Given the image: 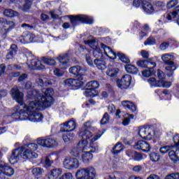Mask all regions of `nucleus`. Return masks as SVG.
Masks as SVG:
<instances>
[{"label": "nucleus", "mask_w": 179, "mask_h": 179, "mask_svg": "<svg viewBox=\"0 0 179 179\" xmlns=\"http://www.w3.org/2000/svg\"><path fill=\"white\" fill-rule=\"evenodd\" d=\"M27 91V98L31 101L28 105H21L14 108L15 113L12 114L11 118L21 121H31V122H41L43 121V115L38 113V110H43L45 107H50L52 104V95L54 90L51 88L43 89L37 91L31 88V83L25 84Z\"/></svg>", "instance_id": "1"}, {"label": "nucleus", "mask_w": 179, "mask_h": 179, "mask_svg": "<svg viewBox=\"0 0 179 179\" xmlns=\"http://www.w3.org/2000/svg\"><path fill=\"white\" fill-rule=\"evenodd\" d=\"M104 131H99L97 134L93 136L89 129H85L82 130L79 136L82 140L78 143L80 149H83L81 152V160L85 164H88L93 159V154L99 152V145L96 144V141H99Z\"/></svg>", "instance_id": "2"}, {"label": "nucleus", "mask_w": 179, "mask_h": 179, "mask_svg": "<svg viewBox=\"0 0 179 179\" xmlns=\"http://www.w3.org/2000/svg\"><path fill=\"white\" fill-rule=\"evenodd\" d=\"M38 148V147L36 143H31L17 148L12 151L8 158L9 162L10 164H15L20 159H28L29 160L30 159H36L38 156L35 152Z\"/></svg>", "instance_id": "3"}, {"label": "nucleus", "mask_w": 179, "mask_h": 179, "mask_svg": "<svg viewBox=\"0 0 179 179\" xmlns=\"http://www.w3.org/2000/svg\"><path fill=\"white\" fill-rule=\"evenodd\" d=\"M85 45H89L91 48H93V55L94 58H96L94 60L95 65H96L98 69L101 71H104L106 69V65L103 64L102 61L103 58V52H101V46H99L97 41L96 39H89L84 41Z\"/></svg>", "instance_id": "4"}, {"label": "nucleus", "mask_w": 179, "mask_h": 179, "mask_svg": "<svg viewBox=\"0 0 179 179\" xmlns=\"http://www.w3.org/2000/svg\"><path fill=\"white\" fill-rule=\"evenodd\" d=\"M173 59H174V57L170 53H166L162 56V60L163 61V62H164L166 65H168L165 68V69L166 73L169 78H171V76H173L174 71L177 69V67L176 66V64H174Z\"/></svg>", "instance_id": "5"}, {"label": "nucleus", "mask_w": 179, "mask_h": 179, "mask_svg": "<svg viewBox=\"0 0 179 179\" xmlns=\"http://www.w3.org/2000/svg\"><path fill=\"white\" fill-rule=\"evenodd\" d=\"M96 177V170L93 167L81 169L76 173L77 179H93Z\"/></svg>", "instance_id": "6"}, {"label": "nucleus", "mask_w": 179, "mask_h": 179, "mask_svg": "<svg viewBox=\"0 0 179 179\" xmlns=\"http://www.w3.org/2000/svg\"><path fill=\"white\" fill-rule=\"evenodd\" d=\"M138 135L145 141H152L155 138V129L150 126H142L138 128Z\"/></svg>", "instance_id": "7"}, {"label": "nucleus", "mask_w": 179, "mask_h": 179, "mask_svg": "<svg viewBox=\"0 0 179 179\" xmlns=\"http://www.w3.org/2000/svg\"><path fill=\"white\" fill-rule=\"evenodd\" d=\"M63 166L66 170H78L80 166V162L76 158L66 157L63 161Z\"/></svg>", "instance_id": "8"}, {"label": "nucleus", "mask_w": 179, "mask_h": 179, "mask_svg": "<svg viewBox=\"0 0 179 179\" xmlns=\"http://www.w3.org/2000/svg\"><path fill=\"white\" fill-rule=\"evenodd\" d=\"M15 174V170L9 166L8 164L0 161V178L4 179L5 177H12Z\"/></svg>", "instance_id": "9"}, {"label": "nucleus", "mask_w": 179, "mask_h": 179, "mask_svg": "<svg viewBox=\"0 0 179 179\" xmlns=\"http://www.w3.org/2000/svg\"><path fill=\"white\" fill-rule=\"evenodd\" d=\"M100 84L97 81H91L86 85L87 90L84 94L86 97H95L97 96L96 89H99Z\"/></svg>", "instance_id": "10"}, {"label": "nucleus", "mask_w": 179, "mask_h": 179, "mask_svg": "<svg viewBox=\"0 0 179 179\" xmlns=\"http://www.w3.org/2000/svg\"><path fill=\"white\" fill-rule=\"evenodd\" d=\"M132 83V76L129 74H126L116 81V85L119 89H128Z\"/></svg>", "instance_id": "11"}, {"label": "nucleus", "mask_w": 179, "mask_h": 179, "mask_svg": "<svg viewBox=\"0 0 179 179\" xmlns=\"http://www.w3.org/2000/svg\"><path fill=\"white\" fill-rule=\"evenodd\" d=\"M28 69L33 71L36 69L37 71H44L45 66L41 64V62L38 59L34 57L33 59H29L27 62Z\"/></svg>", "instance_id": "12"}, {"label": "nucleus", "mask_w": 179, "mask_h": 179, "mask_svg": "<svg viewBox=\"0 0 179 179\" xmlns=\"http://www.w3.org/2000/svg\"><path fill=\"white\" fill-rule=\"evenodd\" d=\"M70 22L73 26L78 22H82L83 23H86L87 24H92L93 23V18L92 17H89L87 15H76V16H70Z\"/></svg>", "instance_id": "13"}, {"label": "nucleus", "mask_w": 179, "mask_h": 179, "mask_svg": "<svg viewBox=\"0 0 179 179\" xmlns=\"http://www.w3.org/2000/svg\"><path fill=\"white\" fill-rule=\"evenodd\" d=\"M37 143L40 146H43V148H48L51 149L52 148H57L58 146V141L55 138H38Z\"/></svg>", "instance_id": "14"}, {"label": "nucleus", "mask_w": 179, "mask_h": 179, "mask_svg": "<svg viewBox=\"0 0 179 179\" xmlns=\"http://www.w3.org/2000/svg\"><path fill=\"white\" fill-rule=\"evenodd\" d=\"M86 82V78L83 76H78V78L73 79L69 78L64 80V84L66 86H74L75 87H80L83 86V83Z\"/></svg>", "instance_id": "15"}, {"label": "nucleus", "mask_w": 179, "mask_h": 179, "mask_svg": "<svg viewBox=\"0 0 179 179\" xmlns=\"http://www.w3.org/2000/svg\"><path fill=\"white\" fill-rule=\"evenodd\" d=\"M57 59L59 62V66L62 69H66L71 66V63L69 61V54H61L57 57Z\"/></svg>", "instance_id": "16"}, {"label": "nucleus", "mask_w": 179, "mask_h": 179, "mask_svg": "<svg viewBox=\"0 0 179 179\" xmlns=\"http://www.w3.org/2000/svg\"><path fill=\"white\" fill-rule=\"evenodd\" d=\"M69 73H71L72 75H76L77 78L79 76H83V78H85V73H86V71L87 69L86 67H82L79 65L72 66L69 69Z\"/></svg>", "instance_id": "17"}, {"label": "nucleus", "mask_w": 179, "mask_h": 179, "mask_svg": "<svg viewBox=\"0 0 179 179\" xmlns=\"http://www.w3.org/2000/svg\"><path fill=\"white\" fill-rule=\"evenodd\" d=\"M10 94L18 104L23 103V92L19 91V89H17V87H15L11 90Z\"/></svg>", "instance_id": "18"}, {"label": "nucleus", "mask_w": 179, "mask_h": 179, "mask_svg": "<svg viewBox=\"0 0 179 179\" xmlns=\"http://www.w3.org/2000/svg\"><path fill=\"white\" fill-rule=\"evenodd\" d=\"M76 128V123L75 121L70 120L66 123L61 124L60 131L61 132H71Z\"/></svg>", "instance_id": "19"}, {"label": "nucleus", "mask_w": 179, "mask_h": 179, "mask_svg": "<svg viewBox=\"0 0 179 179\" xmlns=\"http://www.w3.org/2000/svg\"><path fill=\"white\" fill-rule=\"evenodd\" d=\"M134 148L138 150H143V152H150V144L149 143L142 140L138 141L135 145Z\"/></svg>", "instance_id": "20"}, {"label": "nucleus", "mask_w": 179, "mask_h": 179, "mask_svg": "<svg viewBox=\"0 0 179 179\" xmlns=\"http://www.w3.org/2000/svg\"><path fill=\"white\" fill-rule=\"evenodd\" d=\"M0 26L6 31H10V30L14 29L15 24L13 21H8L3 18H0Z\"/></svg>", "instance_id": "21"}, {"label": "nucleus", "mask_w": 179, "mask_h": 179, "mask_svg": "<svg viewBox=\"0 0 179 179\" xmlns=\"http://www.w3.org/2000/svg\"><path fill=\"white\" fill-rule=\"evenodd\" d=\"M101 52H104V55L106 57H108V54H110V55H113V58L111 57H108V58H110V59H115L117 58V53H115V52L113 51V50L111 48H110V47L104 45L103 43H101Z\"/></svg>", "instance_id": "22"}, {"label": "nucleus", "mask_w": 179, "mask_h": 179, "mask_svg": "<svg viewBox=\"0 0 179 179\" xmlns=\"http://www.w3.org/2000/svg\"><path fill=\"white\" fill-rule=\"evenodd\" d=\"M80 54H85V60L90 66H93V59L90 57V52L89 50L85 48L83 46H80L79 48Z\"/></svg>", "instance_id": "23"}, {"label": "nucleus", "mask_w": 179, "mask_h": 179, "mask_svg": "<svg viewBox=\"0 0 179 179\" xmlns=\"http://www.w3.org/2000/svg\"><path fill=\"white\" fill-rule=\"evenodd\" d=\"M36 83L39 85V86H48V85H52L51 80H48V78L44 76H38L36 79Z\"/></svg>", "instance_id": "24"}, {"label": "nucleus", "mask_w": 179, "mask_h": 179, "mask_svg": "<svg viewBox=\"0 0 179 179\" xmlns=\"http://www.w3.org/2000/svg\"><path fill=\"white\" fill-rule=\"evenodd\" d=\"M178 13H179V6H177L173 12L167 13L165 15V18L166 19V20L171 22V20H173V19L176 18L177 16H178Z\"/></svg>", "instance_id": "25"}, {"label": "nucleus", "mask_w": 179, "mask_h": 179, "mask_svg": "<svg viewBox=\"0 0 179 179\" xmlns=\"http://www.w3.org/2000/svg\"><path fill=\"white\" fill-rule=\"evenodd\" d=\"M62 174V169H54L48 173V177L50 179H57Z\"/></svg>", "instance_id": "26"}, {"label": "nucleus", "mask_w": 179, "mask_h": 179, "mask_svg": "<svg viewBox=\"0 0 179 179\" xmlns=\"http://www.w3.org/2000/svg\"><path fill=\"white\" fill-rule=\"evenodd\" d=\"M143 10H144L145 13H147L148 15H152V13L155 12V8L152 3L145 1L143 4Z\"/></svg>", "instance_id": "27"}, {"label": "nucleus", "mask_w": 179, "mask_h": 179, "mask_svg": "<svg viewBox=\"0 0 179 179\" xmlns=\"http://www.w3.org/2000/svg\"><path fill=\"white\" fill-rule=\"evenodd\" d=\"M136 65L141 68H147V66H152V68L156 67V63L149 62L148 60H140L136 62Z\"/></svg>", "instance_id": "28"}, {"label": "nucleus", "mask_w": 179, "mask_h": 179, "mask_svg": "<svg viewBox=\"0 0 179 179\" xmlns=\"http://www.w3.org/2000/svg\"><path fill=\"white\" fill-rule=\"evenodd\" d=\"M122 107H124V108H129V110H131L132 113H135V111H136V106L129 101H122Z\"/></svg>", "instance_id": "29"}, {"label": "nucleus", "mask_w": 179, "mask_h": 179, "mask_svg": "<svg viewBox=\"0 0 179 179\" xmlns=\"http://www.w3.org/2000/svg\"><path fill=\"white\" fill-rule=\"evenodd\" d=\"M17 52V46L15 44L11 45L9 53L6 55L7 59H13Z\"/></svg>", "instance_id": "30"}, {"label": "nucleus", "mask_w": 179, "mask_h": 179, "mask_svg": "<svg viewBox=\"0 0 179 179\" xmlns=\"http://www.w3.org/2000/svg\"><path fill=\"white\" fill-rule=\"evenodd\" d=\"M23 41H21L22 44H27L29 40V43H37V37L33 34H29L25 38H23Z\"/></svg>", "instance_id": "31"}, {"label": "nucleus", "mask_w": 179, "mask_h": 179, "mask_svg": "<svg viewBox=\"0 0 179 179\" xmlns=\"http://www.w3.org/2000/svg\"><path fill=\"white\" fill-rule=\"evenodd\" d=\"M118 72H120V69L117 67H110L106 71V75L110 76V78H114L118 75Z\"/></svg>", "instance_id": "32"}, {"label": "nucleus", "mask_w": 179, "mask_h": 179, "mask_svg": "<svg viewBox=\"0 0 179 179\" xmlns=\"http://www.w3.org/2000/svg\"><path fill=\"white\" fill-rule=\"evenodd\" d=\"M3 15L6 16V17H16V16H19V13L12 9H6L3 11Z\"/></svg>", "instance_id": "33"}, {"label": "nucleus", "mask_w": 179, "mask_h": 179, "mask_svg": "<svg viewBox=\"0 0 179 179\" xmlns=\"http://www.w3.org/2000/svg\"><path fill=\"white\" fill-rule=\"evenodd\" d=\"M126 71L127 73H132L133 75H135L138 73V68H136L135 66L131 64H127L124 66Z\"/></svg>", "instance_id": "34"}, {"label": "nucleus", "mask_w": 179, "mask_h": 179, "mask_svg": "<svg viewBox=\"0 0 179 179\" xmlns=\"http://www.w3.org/2000/svg\"><path fill=\"white\" fill-rule=\"evenodd\" d=\"M123 117L122 125L127 127V125H129L130 120H134V115L127 113L123 115Z\"/></svg>", "instance_id": "35"}, {"label": "nucleus", "mask_w": 179, "mask_h": 179, "mask_svg": "<svg viewBox=\"0 0 179 179\" xmlns=\"http://www.w3.org/2000/svg\"><path fill=\"white\" fill-rule=\"evenodd\" d=\"M124 150V145L121 144V143H117L112 149V153L113 155H118L120 152Z\"/></svg>", "instance_id": "36"}, {"label": "nucleus", "mask_w": 179, "mask_h": 179, "mask_svg": "<svg viewBox=\"0 0 179 179\" xmlns=\"http://www.w3.org/2000/svg\"><path fill=\"white\" fill-rule=\"evenodd\" d=\"M83 152V149H80V147H79V144H78L77 147L73 148L70 153L72 156H74L75 157H79L80 153Z\"/></svg>", "instance_id": "37"}, {"label": "nucleus", "mask_w": 179, "mask_h": 179, "mask_svg": "<svg viewBox=\"0 0 179 179\" xmlns=\"http://www.w3.org/2000/svg\"><path fill=\"white\" fill-rule=\"evenodd\" d=\"M155 67L153 66H150L149 69L145 70L142 71V75L145 78H149V76H152L155 73V70L153 69Z\"/></svg>", "instance_id": "38"}, {"label": "nucleus", "mask_w": 179, "mask_h": 179, "mask_svg": "<svg viewBox=\"0 0 179 179\" xmlns=\"http://www.w3.org/2000/svg\"><path fill=\"white\" fill-rule=\"evenodd\" d=\"M148 82L149 85L153 87H160L161 83L159 80L157 81L155 78H148Z\"/></svg>", "instance_id": "39"}, {"label": "nucleus", "mask_w": 179, "mask_h": 179, "mask_svg": "<svg viewBox=\"0 0 179 179\" xmlns=\"http://www.w3.org/2000/svg\"><path fill=\"white\" fill-rule=\"evenodd\" d=\"M42 62L45 64L46 65H50L51 66H54L57 65V62L54 59L48 58V57H43L42 59Z\"/></svg>", "instance_id": "40"}, {"label": "nucleus", "mask_w": 179, "mask_h": 179, "mask_svg": "<svg viewBox=\"0 0 179 179\" xmlns=\"http://www.w3.org/2000/svg\"><path fill=\"white\" fill-rule=\"evenodd\" d=\"M116 57H118L120 61H122V62H124V64H129V62H130L129 58L125 56V55H124L123 53L118 52L116 54Z\"/></svg>", "instance_id": "41"}, {"label": "nucleus", "mask_w": 179, "mask_h": 179, "mask_svg": "<svg viewBox=\"0 0 179 179\" xmlns=\"http://www.w3.org/2000/svg\"><path fill=\"white\" fill-rule=\"evenodd\" d=\"M75 134L73 133L66 132L63 134V141L64 142H71L72 138H74Z\"/></svg>", "instance_id": "42"}, {"label": "nucleus", "mask_w": 179, "mask_h": 179, "mask_svg": "<svg viewBox=\"0 0 179 179\" xmlns=\"http://www.w3.org/2000/svg\"><path fill=\"white\" fill-rule=\"evenodd\" d=\"M169 156L170 157V159L173 161V162H177V159H179L178 156L177 155V151H174V150H171L169 152Z\"/></svg>", "instance_id": "43"}, {"label": "nucleus", "mask_w": 179, "mask_h": 179, "mask_svg": "<svg viewBox=\"0 0 179 179\" xmlns=\"http://www.w3.org/2000/svg\"><path fill=\"white\" fill-rule=\"evenodd\" d=\"M31 1H27L21 9L23 10V12H29L31 8Z\"/></svg>", "instance_id": "44"}, {"label": "nucleus", "mask_w": 179, "mask_h": 179, "mask_svg": "<svg viewBox=\"0 0 179 179\" xmlns=\"http://www.w3.org/2000/svg\"><path fill=\"white\" fill-rule=\"evenodd\" d=\"M171 148H173V145H164L159 148V152L162 155H164L169 152V150H171Z\"/></svg>", "instance_id": "45"}, {"label": "nucleus", "mask_w": 179, "mask_h": 179, "mask_svg": "<svg viewBox=\"0 0 179 179\" xmlns=\"http://www.w3.org/2000/svg\"><path fill=\"white\" fill-rule=\"evenodd\" d=\"M150 159L152 162H159L160 160V155L156 152H152L150 155Z\"/></svg>", "instance_id": "46"}, {"label": "nucleus", "mask_w": 179, "mask_h": 179, "mask_svg": "<svg viewBox=\"0 0 179 179\" xmlns=\"http://www.w3.org/2000/svg\"><path fill=\"white\" fill-rule=\"evenodd\" d=\"M178 3V0H171L166 4L167 9H172L174 6H176Z\"/></svg>", "instance_id": "47"}, {"label": "nucleus", "mask_w": 179, "mask_h": 179, "mask_svg": "<svg viewBox=\"0 0 179 179\" xmlns=\"http://www.w3.org/2000/svg\"><path fill=\"white\" fill-rule=\"evenodd\" d=\"M43 173H44V170L41 168H34L32 169V173L34 174V176H41Z\"/></svg>", "instance_id": "48"}, {"label": "nucleus", "mask_w": 179, "mask_h": 179, "mask_svg": "<svg viewBox=\"0 0 179 179\" xmlns=\"http://www.w3.org/2000/svg\"><path fill=\"white\" fill-rule=\"evenodd\" d=\"M146 1L145 0H134L133 1V6L134 8H139L142 5V8L143 7V3H145Z\"/></svg>", "instance_id": "49"}, {"label": "nucleus", "mask_w": 179, "mask_h": 179, "mask_svg": "<svg viewBox=\"0 0 179 179\" xmlns=\"http://www.w3.org/2000/svg\"><path fill=\"white\" fill-rule=\"evenodd\" d=\"M157 75L159 82H162V80L166 79V76L162 70H157Z\"/></svg>", "instance_id": "50"}, {"label": "nucleus", "mask_w": 179, "mask_h": 179, "mask_svg": "<svg viewBox=\"0 0 179 179\" xmlns=\"http://www.w3.org/2000/svg\"><path fill=\"white\" fill-rule=\"evenodd\" d=\"M165 179H179V173L176 172L170 173L165 177Z\"/></svg>", "instance_id": "51"}, {"label": "nucleus", "mask_w": 179, "mask_h": 179, "mask_svg": "<svg viewBox=\"0 0 179 179\" xmlns=\"http://www.w3.org/2000/svg\"><path fill=\"white\" fill-rule=\"evenodd\" d=\"M110 121V117L107 113H105L102 120H101V125H104Z\"/></svg>", "instance_id": "52"}, {"label": "nucleus", "mask_w": 179, "mask_h": 179, "mask_svg": "<svg viewBox=\"0 0 179 179\" xmlns=\"http://www.w3.org/2000/svg\"><path fill=\"white\" fill-rule=\"evenodd\" d=\"M144 44H145V45H154V44H156V40L152 37H150L144 43Z\"/></svg>", "instance_id": "53"}, {"label": "nucleus", "mask_w": 179, "mask_h": 179, "mask_svg": "<svg viewBox=\"0 0 179 179\" xmlns=\"http://www.w3.org/2000/svg\"><path fill=\"white\" fill-rule=\"evenodd\" d=\"M133 159L135 162H141L143 159V155L141 153L136 152Z\"/></svg>", "instance_id": "54"}, {"label": "nucleus", "mask_w": 179, "mask_h": 179, "mask_svg": "<svg viewBox=\"0 0 179 179\" xmlns=\"http://www.w3.org/2000/svg\"><path fill=\"white\" fill-rule=\"evenodd\" d=\"M73 175L71 173H66L63 174L59 179H73Z\"/></svg>", "instance_id": "55"}, {"label": "nucleus", "mask_w": 179, "mask_h": 179, "mask_svg": "<svg viewBox=\"0 0 179 179\" xmlns=\"http://www.w3.org/2000/svg\"><path fill=\"white\" fill-rule=\"evenodd\" d=\"M160 83H161L160 87L169 88L170 87V86H171V82H167L164 80L161 81Z\"/></svg>", "instance_id": "56"}, {"label": "nucleus", "mask_w": 179, "mask_h": 179, "mask_svg": "<svg viewBox=\"0 0 179 179\" xmlns=\"http://www.w3.org/2000/svg\"><path fill=\"white\" fill-rule=\"evenodd\" d=\"M54 75H55V76H62V75H64V71H61L59 69H55L53 71Z\"/></svg>", "instance_id": "57"}, {"label": "nucleus", "mask_w": 179, "mask_h": 179, "mask_svg": "<svg viewBox=\"0 0 179 179\" xmlns=\"http://www.w3.org/2000/svg\"><path fill=\"white\" fill-rule=\"evenodd\" d=\"M160 50H162V51H166V50H167V48H169V43L167 42H164L162 43L160 46H159Z\"/></svg>", "instance_id": "58"}, {"label": "nucleus", "mask_w": 179, "mask_h": 179, "mask_svg": "<svg viewBox=\"0 0 179 179\" xmlns=\"http://www.w3.org/2000/svg\"><path fill=\"white\" fill-rule=\"evenodd\" d=\"M43 162L45 167H51V165L52 164V162H51V160L47 157L45 159Z\"/></svg>", "instance_id": "59"}, {"label": "nucleus", "mask_w": 179, "mask_h": 179, "mask_svg": "<svg viewBox=\"0 0 179 179\" xmlns=\"http://www.w3.org/2000/svg\"><path fill=\"white\" fill-rule=\"evenodd\" d=\"M58 11H50V15L52 19H57V17H58V16H59L60 15H62V13H59L57 14Z\"/></svg>", "instance_id": "60"}, {"label": "nucleus", "mask_w": 179, "mask_h": 179, "mask_svg": "<svg viewBox=\"0 0 179 179\" xmlns=\"http://www.w3.org/2000/svg\"><path fill=\"white\" fill-rule=\"evenodd\" d=\"M136 152H135V151L129 150L127 151V155L128 156V157H131V159H134Z\"/></svg>", "instance_id": "61"}, {"label": "nucleus", "mask_w": 179, "mask_h": 179, "mask_svg": "<svg viewBox=\"0 0 179 179\" xmlns=\"http://www.w3.org/2000/svg\"><path fill=\"white\" fill-rule=\"evenodd\" d=\"M173 142L175 144V146H178L179 145V134H176L173 136Z\"/></svg>", "instance_id": "62"}, {"label": "nucleus", "mask_w": 179, "mask_h": 179, "mask_svg": "<svg viewBox=\"0 0 179 179\" xmlns=\"http://www.w3.org/2000/svg\"><path fill=\"white\" fill-rule=\"evenodd\" d=\"M141 57H143L145 59L149 58V52L145 50H141Z\"/></svg>", "instance_id": "63"}, {"label": "nucleus", "mask_w": 179, "mask_h": 179, "mask_svg": "<svg viewBox=\"0 0 179 179\" xmlns=\"http://www.w3.org/2000/svg\"><path fill=\"white\" fill-rule=\"evenodd\" d=\"M147 179H160V177L155 174H151L147 178Z\"/></svg>", "instance_id": "64"}]
</instances>
